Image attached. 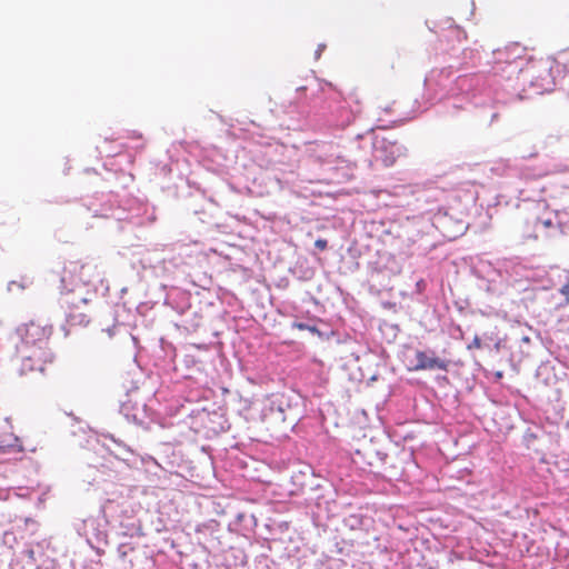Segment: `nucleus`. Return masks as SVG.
<instances>
[{
    "label": "nucleus",
    "instance_id": "obj_1",
    "mask_svg": "<svg viewBox=\"0 0 569 569\" xmlns=\"http://www.w3.org/2000/svg\"><path fill=\"white\" fill-rule=\"evenodd\" d=\"M52 332V325L43 320H31L18 328L23 348L50 349L49 340Z\"/></svg>",
    "mask_w": 569,
    "mask_h": 569
},
{
    "label": "nucleus",
    "instance_id": "obj_2",
    "mask_svg": "<svg viewBox=\"0 0 569 569\" xmlns=\"http://www.w3.org/2000/svg\"><path fill=\"white\" fill-rule=\"evenodd\" d=\"M407 149L397 139L375 136L372 141V160L385 167H391L397 159L406 156Z\"/></svg>",
    "mask_w": 569,
    "mask_h": 569
},
{
    "label": "nucleus",
    "instance_id": "obj_3",
    "mask_svg": "<svg viewBox=\"0 0 569 569\" xmlns=\"http://www.w3.org/2000/svg\"><path fill=\"white\" fill-rule=\"evenodd\" d=\"M290 405L283 393L273 395L262 410V422L267 430L278 429L287 421Z\"/></svg>",
    "mask_w": 569,
    "mask_h": 569
},
{
    "label": "nucleus",
    "instance_id": "obj_4",
    "mask_svg": "<svg viewBox=\"0 0 569 569\" xmlns=\"http://www.w3.org/2000/svg\"><path fill=\"white\" fill-rule=\"evenodd\" d=\"M555 62L551 57L536 58L530 56L525 67L520 68V72H526L537 86L543 87L551 82V70Z\"/></svg>",
    "mask_w": 569,
    "mask_h": 569
},
{
    "label": "nucleus",
    "instance_id": "obj_5",
    "mask_svg": "<svg viewBox=\"0 0 569 569\" xmlns=\"http://www.w3.org/2000/svg\"><path fill=\"white\" fill-rule=\"evenodd\" d=\"M96 277H99L96 266L90 263L80 264L78 262H71L64 268L61 281L64 289L73 291L74 289L69 288V284H76L77 281L83 284H90Z\"/></svg>",
    "mask_w": 569,
    "mask_h": 569
},
{
    "label": "nucleus",
    "instance_id": "obj_6",
    "mask_svg": "<svg viewBox=\"0 0 569 569\" xmlns=\"http://www.w3.org/2000/svg\"><path fill=\"white\" fill-rule=\"evenodd\" d=\"M493 62L496 64H516L520 70L522 61L528 62V58L531 56L528 53V48L519 42H509L502 48H498L492 52Z\"/></svg>",
    "mask_w": 569,
    "mask_h": 569
},
{
    "label": "nucleus",
    "instance_id": "obj_7",
    "mask_svg": "<svg viewBox=\"0 0 569 569\" xmlns=\"http://www.w3.org/2000/svg\"><path fill=\"white\" fill-rule=\"evenodd\" d=\"M21 360V372H43L46 366L53 361L51 349L23 348Z\"/></svg>",
    "mask_w": 569,
    "mask_h": 569
},
{
    "label": "nucleus",
    "instance_id": "obj_8",
    "mask_svg": "<svg viewBox=\"0 0 569 569\" xmlns=\"http://www.w3.org/2000/svg\"><path fill=\"white\" fill-rule=\"evenodd\" d=\"M407 367L410 371L433 369L447 371L449 367V361L435 357L433 355L428 356L425 351L416 350L415 359L407 358Z\"/></svg>",
    "mask_w": 569,
    "mask_h": 569
},
{
    "label": "nucleus",
    "instance_id": "obj_9",
    "mask_svg": "<svg viewBox=\"0 0 569 569\" xmlns=\"http://www.w3.org/2000/svg\"><path fill=\"white\" fill-rule=\"evenodd\" d=\"M89 299L79 297V298H68L66 300L67 305V321L72 326H82L89 322L88 313L84 311V308L88 306Z\"/></svg>",
    "mask_w": 569,
    "mask_h": 569
},
{
    "label": "nucleus",
    "instance_id": "obj_10",
    "mask_svg": "<svg viewBox=\"0 0 569 569\" xmlns=\"http://www.w3.org/2000/svg\"><path fill=\"white\" fill-rule=\"evenodd\" d=\"M482 347V342L479 336H475L472 341L467 346L468 350L480 349Z\"/></svg>",
    "mask_w": 569,
    "mask_h": 569
},
{
    "label": "nucleus",
    "instance_id": "obj_11",
    "mask_svg": "<svg viewBox=\"0 0 569 569\" xmlns=\"http://www.w3.org/2000/svg\"><path fill=\"white\" fill-rule=\"evenodd\" d=\"M559 291L565 297L566 302L569 305V282L563 284Z\"/></svg>",
    "mask_w": 569,
    "mask_h": 569
},
{
    "label": "nucleus",
    "instance_id": "obj_12",
    "mask_svg": "<svg viewBox=\"0 0 569 569\" xmlns=\"http://www.w3.org/2000/svg\"><path fill=\"white\" fill-rule=\"evenodd\" d=\"M327 240L326 239H318L316 240L315 242V246L319 249V250H325L327 248Z\"/></svg>",
    "mask_w": 569,
    "mask_h": 569
},
{
    "label": "nucleus",
    "instance_id": "obj_13",
    "mask_svg": "<svg viewBox=\"0 0 569 569\" xmlns=\"http://www.w3.org/2000/svg\"><path fill=\"white\" fill-rule=\"evenodd\" d=\"M114 330H116V327L113 326L112 328H108V329L103 330L102 332L106 333L109 339H111L114 336Z\"/></svg>",
    "mask_w": 569,
    "mask_h": 569
},
{
    "label": "nucleus",
    "instance_id": "obj_14",
    "mask_svg": "<svg viewBox=\"0 0 569 569\" xmlns=\"http://www.w3.org/2000/svg\"><path fill=\"white\" fill-rule=\"evenodd\" d=\"M392 104H393V102L392 103H387L385 106H379V109H381L382 111L389 113V112L392 111Z\"/></svg>",
    "mask_w": 569,
    "mask_h": 569
},
{
    "label": "nucleus",
    "instance_id": "obj_15",
    "mask_svg": "<svg viewBox=\"0 0 569 569\" xmlns=\"http://www.w3.org/2000/svg\"><path fill=\"white\" fill-rule=\"evenodd\" d=\"M296 327L300 330H305V329H308V330H311V331H316V328H310L308 327L307 325L305 323H297Z\"/></svg>",
    "mask_w": 569,
    "mask_h": 569
},
{
    "label": "nucleus",
    "instance_id": "obj_16",
    "mask_svg": "<svg viewBox=\"0 0 569 569\" xmlns=\"http://www.w3.org/2000/svg\"><path fill=\"white\" fill-rule=\"evenodd\" d=\"M539 222H541V224L546 228H550L552 226V221L550 219L539 220Z\"/></svg>",
    "mask_w": 569,
    "mask_h": 569
},
{
    "label": "nucleus",
    "instance_id": "obj_17",
    "mask_svg": "<svg viewBox=\"0 0 569 569\" xmlns=\"http://www.w3.org/2000/svg\"><path fill=\"white\" fill-rule=\"evenodd\" d=\"M7 451V447L0 446V453H4Z\"/></svg>",
    "mask_w": 569,
    "mask_h": 569
}]
</instances>
